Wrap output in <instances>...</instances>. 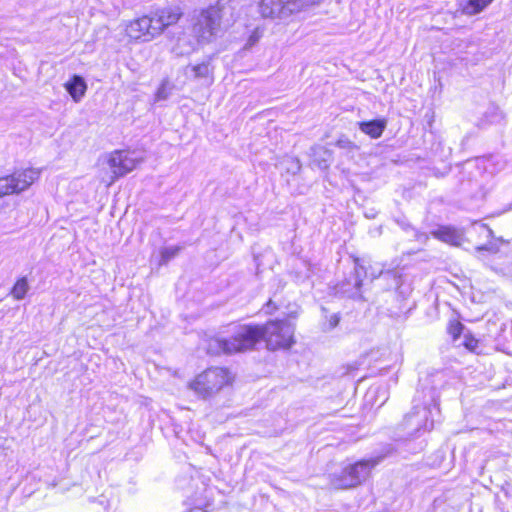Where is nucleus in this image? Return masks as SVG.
I'll return each mask as SVG.
<instances>
[{
	"label": "nucleus",
	"mask_w": 512,
	"mask_h": 512,
	"mask_svg": "<svg viewBox=\"0 0 512 512\" xmlns=\"http://www.w3.org/2000/svg\"><path fill=\"white\" fill-rule=\"evenodd\" d=\"M109 172L100 174L99 180L105 187H110L118 179L132 172L138 165V161L130 156V152L124 149H117L110 152L106 157Z\"/></svg>",
	"instance_id": "obj_3"
},
{
	"label": "nucleus",
	"mask_w": 512,
	"mask_h": 512,
	"mask_svg": "<svg viewBox=\"0 0 512 512\" xmlns=\"http://www.w3.org/2000/svg\"><path fill=\"white\" fill-rule=\"evenodd\" d=\"M340 148H352L354 144L348 139H339L336 144Z\"/></svg>",
	"instance_id": "obj_21"
},
{
	"label": "nucleus",
	"mask_w": 512,
	"mask_h": 512,
	"mask_svg": "<svg viewBox=\"0 0 512 512\" xmlns=\"http://www.w3.org/2000/svg\"><path fill=\"white\" fill-rule=\"evenodd\" d=\"M263 343L262 324H244L226 340V353L255 350Z\"/></svg>",
	"instance_id": "obj_4"
},
{
	"label": "nucleus",
	"mask_w": 512,
	"mask_h": 512,
	"mask_svg": "<svg viewBox=\"0 0 512 512\" xmlns=\"http://www.w3.org/2000/svg\"><path fill=\"white\" fill-rule=\"evenodd\" d=\"M262 35H263V30L258 27L255 28L248 36L246 43H245V48L249 49V48L253 47L256 43H258V41L261 39Z\"/></svg>",
	"instance_id": "obj_19"
},
{
	"label": "nucleus",
	"mask_w": 512,
	"mask_h": 512,
	"mask_svg": "<svg viewBox=\"0 0 512 512\" xmlns=\"http://www.w3.org/2000/svg\"><path fill=\"white\" fill-rule=\"evenodd\" d=\"M292 163L294 164V168L298 170L300 168L299 162L297 160L292 159Z\"/></svg>",
	"instance_id": "obj_23"
},
{
	"label": "nucleus",
	"mask_w": 512,
	"mask_h": 512,
	"mask_svg": "<svg viewBox=\"0 0 512 512\" xmlns=\"http://www.w3.org/2000/svg\"><path fill=\"white\" fill-rule=\"evenodd\" d=\"M191 71L193 73V78H209L211 74L210 66L206 63H200L191 66Z\"/></svg>",
	"instance_id": "obj_18"
},
{
	"label": "nucleus",
	"mask_w": 512,
	"mask_h": 512,
	"mask_svg": "<svg viewBox=\"0 0 512 512\" xmlns=\"http://www.w3.org/2000/svg\"><path fill=\"white\" fill-rule=\"evenodd\" d=\"M279 309V306L277 305V303L275 301H273L272 299H269L264 305H263V310H264V313L266 315H273L274 313H276Z\"/></svg>",
	"instance_id": "obj_20"
},
{
	"label": "nucleus",
	"mask_w": 512,
	"mask_h": 512,
	"mask_svg": "<svg viewBox=\"0 0 512 512\" xmlns=\"http://www.w3.org/2000/svg\"><path fill=\"white\" fill-rule=\"evenodd\" d=\"M480 343V339H478L472 333H467L464 335L462 345L467 351L479 355L481 354Z\"/></svg>",
	"instance_id": "obj_17"
},
{
	"label": "nucleus",
	"mask_w": 512,
	"mask_h": 512,
	"mask_svg": "<svg viewBox=\"0 0 512 512\" xmlns=\"http://www.w3.org/2000/svg\"><path fill=\"white\" fill-rule=\"evenodd\" d=\"M127 35L133 40L149 41L162 34L164 24L161 22L156 10L132 20L127 26Z\"/></svg>",
	"instance_id": "obj_6"
},
{
	"label": "nucleus",
	"mask_w": 512,
	"mask_h": 512,
	"mask_svg": "<svg viewBox=\"0 0 512 512\" xmlns=\"http://www.w3.org/2000/svg\"><path fill=\"white\" fill-rule=\"evenodd\" d=\"M464 329V324L458 319L449 320L446 326V331L453 341H456L460 338Z\"/></svg>",
	"instance_id": "obj_15"
},
{
	"label": "nucleus",
	"mask_w": 512,
	"mask_h": 512,
	"mask_svg": "<svg viewBox=\"0 0 512 512\" xmlns=\"http://www.w3.org/2000/svg\"><path fill=\"white\" fill-rule=\"evenodd\" d=\"M377 464V458H367L346 466L339 475L333 478L332 483L334 488L346 490L359 486L370 477L372 470Z\"/></svg>",
	"instance_id": "obj_2"
},
{
	"label": "nucleus",
	"mask_w": 512,
	"mask_h": 512,
	"mask_svg": "<svg viewBox=\"0 0 512 512\" xmlns=\"http://www.w3.org/2000/svg\"><path fill=\"white\" fill-rule=\"evenodd\" d=\"M435 235L440 240L450 243L458 244L459 237L450 226H442L439 230L435 231Z\"/></svg>",
	"instance_id": "obj_14"
},
{
	"label": "nucleus",
	"mask_w": 512,
	"mask_h": 512,
	"mask_svg": "<svg viewBox=\"0 0 512 512\" xmlns=\"http://www.w3.org/2000/svg\"><path fill=\"white\" fill-rule=\"evenodd\" d=\"M315 3V1L286 0L285 2H282V7H289V16H291L305 10L307 7L314 5Z\"/></svg>",
	"instance_id": "obj_13"
},
{
	"label": "nucleus",
	"mask_w": 512,
	"mask_h": 512,
	"mask_svg": "<svg viewBox=\"0 0 512 512\" xmlns=\"http://www.w3.org/2000/svg\"><path fill=\"white\" fill-rule=\"evenodd\" d=\"M40 174V169L25 167L15 169L10 174L0 177V198L27 190L38 181Z\"/></svg>",
	"instance_id": "obj_5"
},
{
	"label": "nucleus",
	"mask_w": 512,
	"mask_h": 512,
	"mask_svg": "<svg viewBox=\"0 0 512 512\" xmlns=\"http://www.w3.org/2000/svg\"><path fill=\"white\" fill-rule=\"evenodd\" d=\"M65 89L74 101L78 102L85 95L87 85L84 79L79 75H73L65 84Z\"/></svg>",
	"instance_id": "obj_9"
},
{
	"label": "nucleus",
	"mask_w": 512,
	"mask_h": 512,
	"mask_svg": "<svg viewBox=\"0 0 512 512\" xmlns=\"http://www.w3.org/2000/svg\"><path fill=\"white\" fill-rule=\"evenodd\" d=\"M387 125L386 120L377 119L368 122H360L359 128L366 135L370 136L373 139H377L381 137L383 131L385 130Z\"/></svg>",
	"instance_id": "obj_11"
},
{
	"label": "nucleus",
	"mask_w": 512,
	"mask_h": 512,
	"mask_svg": "<svg viewBox=\"0 0 512 512\" xmlns=\"http://www.w3.org/2000/svg\"><path fill=\"white\" fill-rule=\"evenodd\" d=\"M493 0H459L458 6L465 15L472 16L482 12Z\"/></svg>",
	"instance_id": "obj_10"
},
{
	"label": "nucleus",
	"mask_w": 512,
	"mask_h": 512,
	"mask_svg": "<svg viewBox=\"0 0 512 512\" xmlns=\"http://www.w3.org/2000/svg\"><path fill=\"white\" fill-rule=\"evenodd\" d=\"M180 246H173L169 248H164L160 251V257L158 260V265L163 266L167 265L172 259L177 257L181 251Z\"/></svg>",
	"instance_id": "obj_16"
},
{
	"label": "nucleus",
	"mask_w": 512,
	"mask_h": 512,
	"mask_svg": "<svg viewBox=\"0 0 512 512\" xmlns=\"http://www.w3.org/2000/svg\"><path fill=\"white\" fill-rule=\"evenodd\" d=\"M289 11V7H282L281 0H262L259 4V12L264 18L286 19Z\"/></svg>",
	"instance_id": "obj_7"
},
{
	"label": "nucleus",
	"mask_w": 512,
	"mask_h": 512,
	"mask_svg": "<svg viewBox=\"0 0 512 512\" xmlns=\"http://www.w3.org/2000/svg\"><path fill=\"white\" fill-rule=\"evenodd\" d=\"M331 319H332V320H331V325H332L333 327H335V326L338 324V322H339V317H338L337 315H333V316L331 317Z\"/></svg>",
	"instance_id": "obj_22"
},
{
	"label": "nucleus",
	"mask_w": 512,
	"mask_h": 512,
	"mask_svg": "<svg viewBox=\"0 0 512 512\" xmlns=\"http://www.w3.org/2000/svg\"><path fill=\"white\" fill-rule=\"evenodd\" d=\"M270 319L262 324L263 345L270 352L288 351L296 344V325L290 319Z\"/></svg>",
	"instance_id": "obj_1"
},
{
	"label": "nucleus",
	"mask_w": 512,
	"mask_h": 512,
	"mask_svg": "<svg viewBox=\"0 0 512 512\" xmlns=\"http://www.w3.org/2000/svg\"><path fill=\"white\" fill-rule=\"evenodd\" d=\"M156 12L161 22L164 24V30L170 26L176 25L183 15L181 9L177 6H165L156 9Z\"/></svg>",
	"instance_id": "obj_8"
},
{
	"label": "nucleus",
	"mask_w": 512,
	"mask_h": 512,
	"mask_svg": "<svg viewBox=\"0 0 512 512\" xmlns=\"http://www.w3.org/2000/svg\"><path fill=\"white\" fill-rule=\"evenodd\" d=\"M28 289L29 286L26 277H21L17 279L14 285L12 286L10 290V295L15 300H21L26 296Z\"/></svg>",
	"instance_id": "obj_12"
}]
</instances>
